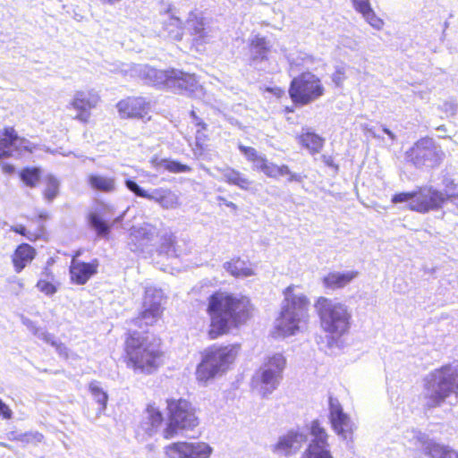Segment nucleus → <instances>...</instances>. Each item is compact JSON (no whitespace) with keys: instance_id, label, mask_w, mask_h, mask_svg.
<instances>
[{"instance_id":"c9c22d12","label":"nucleus","mask_w":458,"mask_h":458,"mask_svg":"<svg viewBox=\"0 0 458 458\" xmlns=\"http://www.w3.org/2000/svg\"><path fill=\"white\" fill-rule=\"evenodd\" d=\"M175 237L172 233H165L161 238V243L157 249L159 254L165 256H175Z\"/></svg>"},{"instance_id":"f257e3e1","label":"nucleus","mask_w":458,"mask_h":458,"mask_svg":"<svg viewBox=\"0 0 458 458\" xmlns=\"http://www.w3.org/2000/svg\"><path fill=\"white\" fill-rule=\"evenodd\" d=\"M250 302L246 296L216 292L208 297L207 312L210 318L209 337L216 339L230 328L245 323L250 316Z\"/></svg>"},{"instance_id":"8fccbe9b","label":"nucleus","mask_w":458,"mask_h":458,"mask_svg":"<svg viewBox=\"0 0 458 458\" xmlns=\"http://www.w3.org/2000/svg\"><path fill=\"white\" fill-rule=\"evenodd\" d=\"M278 168H279V165H277L274 163L267 162L263 173L270 178H277L278 177Z\"/></svg>"},{"instance_id":"423d86ee","label":"nucleus","mask_w":458,"mask_h":458,"mask_svg":"<svg viewBox=\"0 0 458 458\" xmlns=\"http://www.w3.org/2000/svg\"><path fill=\"white\" fill-rule=\"evenodd\" d=\"M237 351V347L233 345L208 349L197 368V378L206 382L216 375L223 374L234 360Z\"/></svg>"},{"instance_id":"4468645a","label":"nucleus","mask_w":458,"mask_h":458,"mask_svg":"<svg viewBox=\"0 0 458 458\" xmlns=\"http://www.w3.org/2000/svg\"><path fill=\"white\" fill-rule=\"evenodd\" d=\"M446 201V193H444L433 187H425L416 191L413 201L408 203L411 210L427 213L430 210H437Z\"/></svg>"},{"instance_id":"39448f33","label":"nucleus","mask_w":458,"mask_h":458,"mask_svg":"<svg viewBox=\"0 0 458 458\" xmlns=\"http://www.w3.org/2000/svg\"><path fill=\"white\" fill-rule=\"evenodd\" d=\"M322 328L339 337L350 328L352 312L349 307L336 300L319 297L315 304Z\"/></svg>"},{"instance_id":"dca6fc26","label":"nucleus","mask_w":458,"mask_h":458,"mask_svg":"<svg viewBox=\"0 0 458 458\" xmlns=\"http://www.w3.org/2000/svg\"><path fill=\"white\" fill-rule=\"evenodd\" d=\"M166 88L181 94L196 95L201 87L194 74L185 73L180 70H170Z\"/></svg>"},{"instance_id":"aec40b11","label":"nucleus","mask_w":458,"mask_h":458,"mask_svg":"<svg viewBox=\"0 0 458 458\" xmlns=\"http://www.w3.org/2000/svg\"><path fill=\"white\" fill-rule=\"evenodd\" d=\"M185 28L198 46L208 43L211 39L209 27L206 26L204 19L198 13H191L189 14Z\"/></svg>"},{"instance_id":"774afa93","label":"nucleus","mask_w":458,"mask_h":458,"mask_svg":"<svg viewBox=\"0 0 458 458\" xmlns=\"http://www.w3.org/2000/svg\"><path fill=\"white\" fill-rule=\"evenodd\" d=\"M444 106H445L446 110L450 109L453 113L454 112V107L452 104L445 103Z\"/></svg>"},{"instance_id":"0e129e2a","label":"nucleus","mask_w":458,"mask_h":458,"mask_svg":"<svg viewBox=\"0 0 458 458\" xmlns=\"http://www.w3.org/2000/svg\"><path fill=\"white\" fill-rule=\"evenodd\" d=\"M195 125L198 127V129H200V131L207 130L208 125L200 119L199 120Z\"/></svg>"},{"instance_id":"79ce46f5","label":"nucleus","mask_w":458,"mask_h":458,"mask_svg":"<svg viewBox=\"0 0 458 458\" xmlns=\"http://www.w3.org/2000/svg\"><path fill=\"white\" fill-rule=\"evenodd\" d=\"M360 13L362 14L363 18L375 29L380 30L383 25V21L378 18L374 11L372 10L371 6L366 9L364 12H360Z\"/></svg>"},{"instance_id":"4be33fe9","label":"nucleus","mask_w":458,"mask_h":458,"mask_svg":"<svg viewBox=\"0 0 458 458\" xmlns=\"http://www.w3.org/2000/svg\"><path fill=\"white\" fill-rule=\"evenodd\" d=\"M134 72L148 84L166 88L170 70H157L147 64H138Z\"/></svg>"},{"instance_id":"cd10ccee","label":"nucleus","mask_w":458,"mask_h":458,"mask_svg":"<svg viewBox=\"0 0 458 458\" xmlns=\"http://www.w3.org/2000/svg\"><path fill=\"white\" fill-rule=\"evenodd\" d=\"M35 256V250L29 244H21L15 250L13 262L15 271L20 273Z\"/></svg>"},{"instance_id":"2f4dec72","label":"nucleus","mask_w":458,"mask_h":458,"mask_svg":"<svg viewBox=\"0 0 458 458\" xmlns=\"http://www.w3.org/2000/svg\"><path fill=\"white\" fill-rule=\"evenodd\" d=\"M223 267L234 277H248L254 274L252 269L248 267L246 263L240 259L225 262Z\"/></svg>"},{"instance_id":"a18cd8bd","label":"nucleus","mask_w":458,"mask_h":458,"mask_svg":"<svg viewBox=\"0 0 458 458\" xmlns=\"http://www.w3.org/2000/svg\"><path fill=\"white\" fill-rule=\"evenodd\" d=\"M416 197V191L411 192H401L394 194L392 197V202L393 203H403V202H411L413 201V199Z\"/></svg>"},{"instance_id":"5701e85b","label":"nucleus","mask_w":458,"mask_h":458,"mask_svg":"<svg viewBox=\"0 0 458 458\" xmlns=\"http://www.w3.org/2000/svg\"><path fill=\"white\" fill-rule=\"evenodd\" d=\"M358 275L357 271L330 272L323 277V285L330 290L342 289L355 279Z\"/></svg>"},{"instance_id":"680f3d73","label":"nucleus","mask_w":458,"mask_h":458,"mask_svg":"<svg viewBox=\"0 0 458 458\" xmlns=\"http://www.w3.org/2000/svg\"><path fill=\"white\" fill-rule=\"evenodd\" d=\"M444 458H458V453L449 447Z\"/></svg>"},{"instance_id":"09e8293b","label":"nucleus","mask_w":458,"mask_h":458,"mask_svg":"<svg viewBox=\"0 0 458 458\" xmlns=\"http://www.w3.org/2000/svg\"><path fill=\"white\" fill-rule=\"evenodd\" d=\"M345 80V70L343 66L336 67L335 72L332 75V81L336 86H341Z\"/></svg>"},{"instance_id":"c03bdc74","label":"nucleus","mask_w":458,"mask_h":458,"mask_svg":"<svg viewBox=\"0 0 458 458\" xmlns=\"http://www.w3.org/2000/svg\"><path fill=\"white\" fill-rule=\"evenodd\" d=\"M183 442H177L165 447V458H183Z\"/></svg>"},{"instance_id":"3c124183","label":"nucleus","mask_w":458,"mask_h":458,"mask_svg":"<svg viewBox=\"0 0 458 458\" xmlns=\"http://www.w3.org/2000/svg\"><path fill=\"white\" fill-rule=\"evenodd\" d=\"M267 160L264 156L258 155V157L251 162L253 164V169L264 172L265 166L267 164Z\"/></svg>"},{"instance_id":"ddd939ff","label":"nucleus","mask_w":458,"mask_h":458,"mask_svg":"<svg viewBox=\"0 0 458 458\" xmlns=\"http://www.w3.org/2000/svg\"><path fill=\"white\" fill-rule=\"evenodd\" d=\"M329 420L333 430L343 440L352 439L356 428L350 416L344 411L342 404L337 398L329 396Z\"/></svg>"},{"instance_id":"338daca9","label":"nucleus","mask_w":458,"mask_h":458,"mask_svg":"<svg viewBox=\"0 0 458 458\" xmlns=\"http://www.w3.org/2000/svg\"><path fill=\"white\" fill-rule=\"evenodd\" d=\"M191 116L192 117L193 123H197L200 118H199L194 111L191 112Z\"/></svg>"},{"instance_id":"72a5a7b5","label":"nucleus","mask_w":458,"mask_h":458,"mask_svg":"<svg viewBox=\"0 0 458 458\" xmlns=\"http://www.w3.org/2000/svg\"><path fill=\"white\" fill-rule=\"evenodd\" d=\"M89 226L94 229L99 237H106L111 231V225L107 224L98 213L92 212L88 216Z\"/></svg>"},{"instance_id":"20e7f679","label":"nucleus","mask_w":458,"mask_h":458,"mask_svg":"<svg viewBox=\"0 0 458 458\" xmlns=\"http://www.w3.org/2000/svg\"><path fill=\"white\" fill-rule=\"evenodd\" d=\"M451 394L458 397V372H454L451 367H442L425 377L423 396L427 407L440 406Z\"/></svg>"},{"instance_id":"9d476101","label":"nucleus","mask_w":458,"mask_h":458,"mask_svg":"<svg viewBox=\"0 0 458 458\" xmlns=\"http://www.w3.org/2000/svg\"><path fill=\"white\" fill-rule=\"evenodd\" d=\"M406 156L418 168H434L442 163L445 153L432 138L425 137L415 142Z\"/></svg>"},{"instance_id":"393cba45","label":"nucleus","mask_w":458,"mask_h":458,"mask_svg":"<svg viewBox=\"0 0 458 458\" xmlns=\"http://www.w3.org/2000/svg\"><path fill=\"white\" fill-rule=\"evenodd\" d=\"M216 170L221 174V180L241 190L248 191L252 183L245 174L230 166L216 167Z\"/></svg>"},{"instance_id":"7c9ffc66","label":"nucleus","mask_w":458,"mask_h":458,"mask_svg":"<svg viewBox=\"0 0 458 458\" xmlns=\"http://www.w3.org/2000/svg\"><path fill=\"white\" fill-rule=\"evenodd\" d=\"M310 434L311 436V440L308 446L330 447L328 443L329 436L318 420H315L311 422L310 427Z\"/></svg>"},{"instance_id":"bf43d9fd","label":"nucleus","mask_w":458,"mask_h":458,"mask_svg":"<svg viewBox=\"0 0 458 458\" xmlns=\"http://www.w3.org/2000/svg\"><path fill=\"white\" fill-rule=\"evenodd\" d=\"M444 183L445 186V193L454 192L452 190H455L456 185L454 183L452 180H445Z\"/></svg>"},{"instance_id":"37998d69","label":"nucleus","mask_w":458,"mask_h":458,"mask_svg":"<svg viewBox=\"0 0 458 458\" xmlns=\"http://www.w3.org/2000/svg\"><path fill=\"white\" fill-rule=\"evenodd\" d=\"M284 175L289 176L287 179L288 182H302L303 179L306 177L305 175H301V174L293 173L286 165H280L278 168V176Z\"/></svg>"},{"instance_id":"c756f323","label":"nucleus","mask_w":458,"mask_h":458,"mask_svg":"<svg viewBox=\"0 0 458 458\" xmlns=\"http://www.w3.org/2000/svg\"><path fill=\"white\" fill-rule=\"evenodd\" d=\"M163 421L162 413L153 405H148L146 410L142 428L147 434L152 436Z\"/></svg>"},{"instance_id":"4d7b16f0","label":"nucleus","mask_w":458,"mask_h":458,"mask_svg":"<svg viewBox=\"0 0 458 458\" xmlns=\"http://www.w3.org/2000/svg\"><path fill=\"white\" fill-rule=\"evenodd\" d=\"M52 346L55 347L56 352L61 356H64L65 358L68 357V349H67V347L64 344L59 343V342L56 341V344H53Z\"/></svg>"},{"instance_id":"ea45409f","label":"nucleus","mask_w":458,"mask_h":458,"mask_svg":"<svg viewBox=\"0 0 458 458\" xmlns=\"http://www.w3.org/2000/svg\"><path fill=\"white\" fill-rule=\"evenodd\" d=\"M59 192V181L53 175L47 177V186L44 191L45 198L52 201Z\"/></svg>"},{"instance_id":"49530a36","label":"nucleus","mask_w":458,"mask_h":458,"mask_svg":"<svg viewBox=\"0 0 458 458\" xmlns=\"http://www.w3.org/2000/svg\"><path fill=\"white\" fill-rule=\"evenodd\" d=\"M37 288L47 295H53L56 292V287L53 284L42 279L37 283Z\"/></svg>"},{"instance_id":"9b49d317","label":"nucleus","mask_w":458,"mask_h":458,"mask_svg":"<svg viewBox=\"0 0 458 458\" xmlns=\"http://www.w3.org/2000/svg\"><path fill=\"white\" fill-rule=\"evenodd\" d=\"M163 299L164 293L161 289L147 286L142 302V310L131 322L140 328H142L143 326H152L162 314Z\"/></svg>"},{"instance_id":"f704fd0d","label":"nucleus","mask_w":458,"mask_h":458,"mask_svg":"<svg viewBox=\"0 0 458 458\" xmlns=\"http://www.w3.org/2000/svg\"><path fill=\"white\" fill-rule=\"evenodd\" d=\"M301 144L308 148L310 153H318L324 143V140L314 132H306L301 136Z\"/></svg>"},{"instance_id":"c85d7f7f","label":"nucleus","mask_w":458,"mask_h":458,"mask_svg":"<svg viewBox=\"0 0 458 458\" xmlns=\"http://www.w3.org/2000/svg\"><path fill=\"white\" fill-rule=\"evenodd\" d=\"M88 182L90 187L98 191L114 192L116 190V182L114 177L105 176L102 174H89Z\"/></svg>"},{"instance_id":"7ed1b4c3","label":"nucleus","mask_w":458,"mask_h":458,"mask_svg":"<svg viewBox=\"0 0 458 458\" xmlns=\"http://www.w3.org/2000/svg\"><path fill=\"white\" fill-rule=\"evenodd\" d=\"M125 345L129 362L135 369L151 373L159 366V344L149 335L134 331L126 339Z\"/></svg>"},{"instance_id":"de8ad7c7","label":"nucleus","mask_w":458,"mask_h":458,"mask_svg":"<svg viewBox=\"0 0 458 458\" xmlns=\"http://www.w3.org/2000/svg\"><path fill=\"white\" fill-rule=\"evenodd\" d=\"M238 148L250 162H252L259 155L258 151L252 147H246L242 144H239Z\"/></svg>"},{"instance_id":"6e6552de","label":"nucleus","mask_w":458,"mask_h":458,"mask_svg":"<svg viewBox=\"0 0 458 458\" xmlns=\"http://www.w3.org/2000/svg\"><path fill=\"white\" fill-rule=\"evenodd\" d=\"M169 411V423L164 430V437L172 438L179 434L180 430L194 428L199 420L191 404L183 399L167 401Z\"/></svg>"},{"instance_id":"f8f14e48","label":"nucleus","mask_w":458,"mask_h":458,"mask_svg":"<svg viewBox=\"0 0 458 458\" xmlns=\"http://www.w3.org/2000/svg\"><path fill=\"white\" fill-rule=\"evenodd\" d=\"M125 186L137 197L152 200L164 209H175L181 205L179 195L171 189L160 187L147 191L131 179L125 181Z\"/></svg>"},{"instance_id":"f03ea898","label":"nucleus","mask_w":458,"mask_h":458,"mask_svg":"<svg viewBox=\"0 0 458 458\" xmlns=\"http://www.w3.org/2000/svg\"><path fill=\"white\" fill-rule=\"evenodd\" d=\"M284 295L282 310L276 319L275 328L279 336L284 337L294 335L300 329V324L307 317L309 301L293 285L288 286Z\"/></svg>"},{"instance_id":"a211bd4d","label":"nucleus","mask_w":458,"mask_h":458,"mask_svg":"<svg viewBox=\"0 0 458 458\" xmlns=\"http://www.w3.org/2000/svg\"><path fill=\"white\" fill-rule=\"evenodd\" d=\"M98 101V95L93 91H77L71 102V106L79 112L75 119L82 123H88L90 117V110L97 106Z\"/></svg>"},{"instance_id":"13d9d810","label":"nucleus","mask_w":458,"mask_h":458,"mask_svg":"<svg viewBox=\"0 0 458 458\" xmlns=\"http://www.w3.org/2000/svg\"><path fill=\"white\" fill-rule=\"evenodd\" d=\"M23 324L26 325L33 332L35 335H38V333H39L40 329L38 328L31 320L24 318Z\"/></svg>"},{"instance_id":"473e14b6","label":"nucleus","mask_w":458,"mask_h":458,"mask_svg":"<svg viewBox=\"0 0 458 458\" xmlns=\"http://www.w3.org/2000/svg\"><path fill=\"white\" fill-rule=\"evenodd\" d=\"M89 389L94 398V400L99 404L97 416L99 417L106 409L108 394L102 389L99 382L94 380L89 385Z\"/></svg>"},{"instance_id":"6e6d98bb","label":"nucleus","mask_w":458,"mask_h":458,"mask_svg":"<svg viewBox=\"0 0 458 458\" xmlns=\"http://www.w3.org/2000/svg\"><path fill=\"white\" fill-rule=\"evenodd\" d=\"M12 410L0 399V417L9 420L12 418Z\"/></svg>"},{"instance_id":"e433bc0d","label":"nucleus","mask_w":458,"mask_h":458,"mask_svg":"<svg viewBox=\"0 0 458 458\" xmlns=\"http://www.w3.org/2000/svg\"><path fill=\"white\" fill-rule=\"evenodd\" d=\"M21 180L29 187H35L40 178V170L38 168H24L20 173Z\"/></svg>"},{"instance_id":"1a4fd4ad","label":"nucleus","mask_w":458,"mask_h":458,"mask_svg":"<svg viewBox=\"0 0 458 458\" xmlns=\"http://www.w3.org/2000/svg\"><path fill=\"white\" fill-rule=\"evenodd\" d=\"M324 90L319 78L308 72L293 79L289 95L293 103L305 106L319 98Z\"/></svg>"},{"instance_id":"e2e57ef3","label":"nucleus","mask_w":458,"mask_h":458,"mask_svg":"<svg viewBox=\"0 0 458 458\" xmlns=\"http://www.w3.org/2000/svg\"><path fill=\"white\" fill-rule=\"evenodd\" d=\"M206 139V135L204 134V132H202V131H200V129H198L197 131H196V141L197 143L202 141V140H205Z\"/></svg>"},{"instance_id":"a19ab883","label":"nucleus","mask_w":458,"mask_h":458,"mask_svg":"<svg viewBox=\"0 0 458 458\" xmlns=\"http://www.w3.org/2000/svg\"><path fill=\"white\" fill-rule=\"evenodd\" d=\"M164 168L172 173H187L191 170L187 165L174 160H163Z\"/></svg>"},{"instance_id":"69168bd1","label":"nucleus","mask_w":458,"mask_h":458,"mask_svg":"<svg viewBox=\"0 0 458 458\" xmlns=\"http://www.w3.org/2000/svg\"><path fill=\"white\" fill-rule=\"evenodd\" d=\"M384 132L387 134L392 140L394 139V134L387 128H384Z\"/></svg>"},{"instance_id":"b1692460","label":"nucleus","mask_w":458,"mask_h":458,"mask_svg":"<svg viewBox=\"0 0 458 458\" xmlns=\"http://www.w3.org/2000/svg\"><path fill=\"white\" fill-rule=\"evenodd\" d=\"M414 438L421 445L423 453L430 458H444L449 446L440 445L429 439L420 431H414Z\"/></svg>"},{"instance_id":"bb28decb","label":"nucleus","mask_w":458,"mask_h":458,"mask_svg":"<svg viewBox=\"0 0 458 458\" xmlns=\"http://www.w3.org/2000/svg\"><path fill=\"white\" fill-rule=\"evenodd\" d=\"M183 458H209L213 449L204 442H183Z\"/></svg>"},{"instance_id":"864d4df0","label":"nucleus","mask_w":458,"mask_h":458,"mask_svg":"<svg viewBox=\"0 0 458 458\" xmlns=\"http://www.w3.org/2000/svg\"><path fill=\"white\" fill-rule=\"evenodd\" d=\"M354 9L360 13L370 7L369 0H352Z\"/></svg>"},{"instance_id":"a878e982","label":"nucleus","mask_w":458,"mask_h":458,"mask_svg":"<svg viewBox=\"0 0 458 458\" xmlns=\"http://www.w3.org/2000/svg\"><path fill=\"white\" fill-rule=\"evenodd\" d=\"M270 46L265 38L255 36L250 42V64L257 65L258 64L267 60Z\"/></svg>"},{"instance_id":"6ab92c4d","label":"nucleus","mask_w":458,"mask_h":458,"mask_svg":"<svg viewBox=\"0 0 458 458\" xmlns=\"http://www.w3.org/2000/svg\"><path fill=\"white\" fill-rule=\"evenodd\" d=\"M122 118H143L150 109V102L144 98H127L116 105Z\"/></svg>"},{"instance_id":"4c0bfd02","label":"nucleus","mask_w":458,"mask_h":458,"mask_svg":"<svg viewBox=\"0 0 458 458\" xmlns=\"http://www.w3.org/2000/svg\"><path fill=\"white\" fill-rule=\"evenodd\" d=\"M301 458H334L330 447L308 446Z\"/></svg>"},{"instance_id":"412c9836","label":"nucleus","mask_w":458,"mask_h":458,"mask_svg":"<svg viewBox=\"0 0 458 458\" xmlns=\"http://www.w3.org/2000/svg\"><path fill=\"white\" fill-rule=\"evenodd\" d=\"M98 261L92 260L89 263H85L72 258L70 266L71 279L77 284H85L88 280L97 274Z\"/></svg>"},{"instance_id":"f3484780","label":"nucleus","mask_w":458,"mask_h":458,"mask_svg":"<svg viewBox=\"0 0 458 458\" xmlns=\"http://www.w3.org/2000/svg\"><path fill=\"white\" fill-rule=\"evenodd\" d=\"M307 440L306 433L300 430H290L285 435L281 436L275 445H271V450L277 454L289 455L297 452Z\"/></svg>"},{"instance_id":"58836bf2","label":"nucleus","mask_w":458,"mask_h":458,"mask_svg":"<svg viewBox=\"0 0 458 458\" xmlns=\"http://www.w3.org/2000/svg\"><path fill=\"white\" fill-rule=\"evenodd\" d=\"M13 440H16L24 444H34L37 445L43 441L44 436L38 432H26V433H21V434H13Z\"/></svg>"},{"instance_id":"2eb2a0df","label":"nucleus","mask_w":458,"mask_h":458,"mask_svg":"<svg viewBox=\"0 0 458 458\" xmlns=\"http://www.w3.org/2000/svg\"><path fill=\"white\" fill-rule=\"evenodd\" d=\"M36 145L25 138H20L13 127L4 128L0 132V159L13 156V150H25L31 153Z\"/></svg>"},{"instance_id":"5fc2aeb1","label":"nucleus","mask_w":458,"mask_h":458,"mask_svg":"<svg viewBox=\"0 0 458 458\" xmlns=\"http://www.w3.org/2000/svg\"><path fill=\"white\" fill-rule=\"evenodd\" d=\"M37 336L39 339L45 341L46 343L50 344L51 345L56 344V340L55 339V336L52 334L43 331L41 329L39 330V333H38Z\"/></svg>"},{"instance_id":"603ef678","label":"nucleus","mask_w":458,"mask_h":458,"mask_svg":"<svg viewBox=\"0 0 458 458\" xmlns=\"http://www.w3.org/2000/svg\"><path fill=\"white\" fill-rule=\"evenodd\" d=\"M136 232L140 236H142L143 238L147 239L148 241L152 240L153 236L155 234L154 229L150 228L148 226L140 227Z\"/></svg>"},{"instance_id":"052dcab7","label":"nucleus","mask_w":458,"mask_h":458,"mask_svg":"<svg viewBox=\"0 0 458 458\" xmlns=\"http://www.w3.org/2000/svg\"><path fill=\"white\" fill-rule=\"evenodd\" d=\"M217 199L224 202L227 207L233 208V210H237V206L233 202L226 200L225 198L219 196L217 197Z\"/></svg>"},{"instance_id":"0eeeda50","label":"nucleus","mask_w":458,"mask_h":458,"mask_svg":"<svg viewBox=\"0 0 458 458\" xmlns=\"http://www.w3.org/2000/svg\"><path fill=\"white\" fill-rule=\"evenodd\" d=\"M286 360L281 353L268 356L255 372L252 383L259 388L263 397L271 394L280 385Z\"/></svg>"}]
</instances>
